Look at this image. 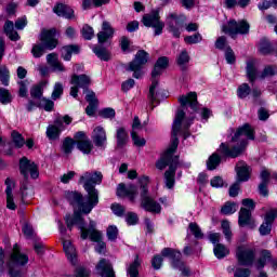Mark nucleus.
<instances>
[{
    "label": "nucleus",
    "mask_w": 277,
    "mask_h": 277,
    "mask_svg": "<svg viewBox=\"0 0 277 277\" xmlns=\"http://www.w3.org/2000/svg\"><path fill=\"white\" fill-rule=\"evenodd\" d=\"M18 85H19L18 94H19V96L25 98V96H27V92H28L27 88H29V81H27V80L19 81Z\"/></svg>",
    "instance_id": "nucleus-62"
},
{
    "label": "nucleus",
    "mask_w": 277,
    "mask_h": 277,
    "mask_svg": "<svg viewBox=\"0 0 277 277\" xmlns=\"http://www.w3.org/2000/svg\"><path fill=\"white\" fill-rule=\"evenodd\" d=\"M64 252L71 265H77V249L70 240H63Z\"/></svg>",
    "instance_id": "nucleus-25"
},
{
    "label": "nucleus",
    "mask_w": 277,
    "mask_h": 277,
    "mask_svg": "<svg viewBox=\"0 0 277 277\" xmlns=\"http://www.w3.org/2000/svg\"><path fill=\"white\" fill-rule=\"evenodd\" d=\"M192 122H194V117H185V111L183 110H179L176 113L172 126L173 142L171 146L161 155L160 159L156 162V168L158 170H164V168L169 166V170L164 173L166 186L168 189H172V187H174V172H176V168H181L179 156L174 155L176 148H179V138L176 135L187 131V129L192 127Z\"/></svg>",
    "instance_id": "nucleus-1"
},
{
    "label": "nucleus",
    "mask_w": 277,
    "mask_h": 277,
    "mask_svg": "<svg viewBox=\"0 0 277 277\" xmlns=\"http://www.w3.org/2000/svg\"><path fill=\"white\" fill-rule=\"evenodd\" d=\"M114 37V28H111V25L107 22H104L102 25V31L97 34V40L101 44L103 42H107L109 38Z\"/></svg>",
    "instance_id": "nucleus-27"
},
{
    "label": "nucleus",
    "mask_w": 277,
    "mask_h": 277,
    "mask_svg": "<svg viewBox=\"0 0 277 277\" xmlns=\"http://www.w3.org/2000/svg\"><path fill=\"white\" fill-rule=\"evenodd\" d=\"M259 51L262 55H269L274 51V48L269 43V40L262 39L259 43Z\"/></svg>",
    "instance_id": "nucleus-41"
},
{
    "label": "nucleus",
    "mask_w": 277,
    "mask_h": 277,
    "mask_svg": "<svg viewBox=\"0 0 277 277\" xmlns=\"http://www.w3.org/2000/svg\"><path fill=\"white\" fill-rule=\"evenodd\" d=\"M83 137H85V133L83 132H78L76 134V140H80L78 141V149H80V151L83 153V155H90L93 148L92 142Z\"/></svg>",
    "instance_id": "nucleus-24"
},
{
    "label": "nucleus",
    "mask_w": 277,
    "mask_h": 277,
    "mask_svg": "<svg viewBox=\"0 0 277 277\" xmlns=\"http://www.w3.org/2000/svg\"><path fill=\"white\" fill-rule=\"evenodd\" d=\"M27 263H29V258L27 256V254L21 252V250L18 249V245H15L13 247L11 258L6 263L10 276L16 277V275H14V269H16V267L27 265Z\"/></svg>",
    "instance_id": "nucleus-11"
},
{
    "label": "nucleus",
    "mask_w": 277,
    "mask_h": 277,
    "mask_svg": "<svg viewBox=\"0 0 277 277\" xmlns=\"http://www.w3.org/2000/svg\"><path fill=\"white\" fill-rule=\"evenodd\" d=\"M12 140L13 144L16 146V148H23L25 146V138L21 135V133L14 131L12 132Z\"/></svg>",
    "instance_id": "nucleus-53"
},
{
    "label": "nucleus",
    "mask_w": 277,
    "mask_h": 277,
    "mask_svg": "<svg viewBox=\"0 0 277 277\" xmlns=\"http://www.w3.org/2000/svg\"><path fill=\"white\" fill-rule=\"evenodd\" d=\"M4 183L6 186V208L10 209V211H16V202H14V195H12V192L14 187H16V184L14 183V180L10 177H8Z\"/></svg>",
    "instance_id": "nucleus-20"
},
{
    "label": "nucleus",
    "mask_w": 277,
    "mask_h": 277,
    "mask_svg": "<svg viewBox=\"0 0 277 277\" xmlns=\"http://www.w3.org/2000/svg\"><path fill=\"white\" fill-rule=\"evenodd\" d=\"M92 3L96 8H101V5H105V4L109 3V0H84L82 3L83 10H88V8H92Z\"/></svg>",
    "instance_id": "nucleus-48"
},
{
    "label": "nucleus",
    "mask_w": 277,
    "mask_h": 277,
    "mask_svg": "<svg viewBox=\"0 0 277 277\" xmlns=\"http://www.w3.org/2000/svg\"><path fill=\"white\" fill-rule=\"evenodd\" d=\"M80 185L84 187L87 197L83 198L81 193L67 192L66 198L74 207V215L70 217H77V215H88L92 213V209L98 205V190L96 185L103 183V173L101 172H85L80 176Z\"/></svg>",
    "instance_id": "nucleus-2"
},
{
    "label": "nucleus",
    "mask_w": 277,
    "mask_h": 277,
    "mask_svg": "<svg viewBox=\"0 0 277 277\" xmlns=\"http://www.w3.org/2000/svg\"><path fill=\"white\" fill-rule=\"evenodd\" d=\"M222 32L228 34L232 38H236V36H246V34H250V24L246 21H235L230 19L227 24L222 26Z\"/></svg>",
    "instance_id": "nucleus-8"
},
{
    "label": "nucleus",
    "mask_w": 277,
    "mask_h": 277,
    "mask_svg": "<svg viewBox=\"0 0 277 277\" xmlns=\"http://www.w3.org/2000/svg\"><path fill=\"white\" fill-rule=\"evenodd\" d=\"M246 137L247 140H254V130L248 123L238 128L229 143H222L217 148V153L222 157H230L232 159L239 157L248 145Z\"/></svg>",
    "instance_id": "nucleus-3"
},
{
    "label": "nucleus",
    "mask_w": 277,
    "mask_h": 277,
    "mask_svg": "<svg viewBox=\"0 0 277 277\" xmlns=\"http://www.w3.org/2000/svg\"><path fill=\"white\" fill-rule=\"evenodd\" d=\"M187 21V17L183 14L170 13L167 17V25H169V31L174 38H181V27L183 23Z\"/></svg>",
    "instance_id": "nucleus-14"
},
{
    "label": "nucleus",
    "mask_w": 277,
    "mask_h": 277,
    "mask_svg": "<svg viewBox=\"0 0 277 277\" xmlns=\"http://www.w3.org/2000/svg\"><path fill=\"white\" fill-rule=\"evenodd\" d=\"M43 85H44V83H41V84H38L30 89V96L32 98H38L36 101H40V98H42V87Z\"/></svg>",
    "instance_id": "nucleus-57"
},
{
    "label": "nucleus",
    "mask_w": 277,
    "mask_h": 277,
    "mask_svg": "<svg viewBox=\"0 0 277 277\" xmlns=\"http://www.w3.org/2000/svg\"><path fill=\"white\" fill-rule=\"evenodd\" d=\"M133 145L136 146V148H144L146 146V138L140 136L137 133H131Z\"/></svg>",
    "instance_id": "nucleus-50"
},
{
    "label": "nucleus",
    "mask_w": 277,
    "mask_h": 277,
    "mask_svg": "<svg viewBox=\"0 0 277 277\" xmlns=\"http://www.w3.org/2000/svg\"><path fill=\"white\" fill-rule=\"evenodd\" d=\"M75 148V141L72 138H65L63 143V150L66 155H70Z\"/></svg>",
    "instance_id": "nucleus-59"
},
{
    "label": "nucleus",
    "mask_w": 277,
    "mask_h": 277,
    "mask_svg": "<svg viewBox=\"0 0 277 277\" xmlns=\"http://www.w3.org/2000/svg\"><path fill=\"white\" fill-rule=\"evenodd\" d=\"M53 12L57 14V16H64L65 18H72L75 14V11L66 4H56Z\"/></svg>",
    "instance_id": "nucleus-31"
},
{
    "label": "nucleus",
    "mask_w": 277,
    "mask_h": 277,
    "mask_svg": "<svg viewBox=\"0 0 277 277\" xmlns=\"http://www.w3.org/2000/svg\"><path fill=\"white\" fill-rule=\"evenodd\" d=\"M220 161H222L220 155L217 153L212 154L207 161L208 170H215L220 166Z\"/></svg>",
    "instance_id": "nucleus-43"
},
{
    "label": "nucleus",
    "mask_w": 277,
    "mask_h": 277,
    "mask_svg": "<svg viewBox=\"0 0 277 277\" xmlns=\"http://www.w3.org/2000/svg\"><path fill=\"white\" fill-rule=\"evenodd\" d=\"M81 34L84 40H92L94 38V28L90 25H84L81 29Z\"/></svg>",
    "instance_id": "nucleus-55"
},
{
    "label": "nucleus",
    "mask_w": 277,
    "mask_h": 277,
    "mask_svg": "<svg viewBox=\"0 0 277 277\" xmlns=\"http://www.w3.org/2000/svg\"><path fill=\"white\" fill-rule=\"evenodd\" d=\"M176 62L177 66H180L182 70L187 68V64H189V53H187V50H182V52L177 55Z\"/></svg>",
    "instance_id": "nucleus-39"
},
{
    "label": "nucleus",
    "mask_w": 277,
    "mask_h": 277,
    "mask_svg": "<svg viewBox=\"0 0 277 277\" xmlns=\"http://www.w3.org/2000/svg\"><path fill=\"white\" fill-rule=\"evenodd\" d=\"M72 53H79V47L77 45H67L62 49V57L65 62H70Z\"/></svg>",
    "instance_id": "nucleus-38"
},
{
    "label": "nucleus",
    "mask_w": 277,
    "mask_h": 277,
    "mask_svg": "<svg viewBox=\"0 0 277 277\" xmlns=\"http://www.w3.org/2000/svg\"><path fill=\"white\" fill-rule=\"evenodd\" d=\"M0 103L2 105H10L12 103V93L8 89H0Z\"/></svg>",
    "instance_id": "nucleus-47"
},
{
    "label": "nucleus",
    "mask_w": 277,
    "mask_h": 277,
    "mask_svg": "<svg viewBox=\"0 0 277 277\" xmlns=\"http://www.w3.org/2000/svg\"><path fill=\"white\" fill-rule=\"evenodd\" d=\"M116 137L117 146H119V148H122V146H127V142H129V133L127 132V129L118 128L116 131Z\"/></svg>",
    "instance_id": "nucleus-33"
},
{
    "label": "nucleus",
    "mask_w": 277,
    "mask_h": 277,
    "mask_svg": "<svg viewBox=\"0 0 277 277\" xmlns=\"http://www.w3.org/2000/svg\"><path fill=\"white\" fill-rule=\"evenodd\" d=\"M250 92H252L250 85L248 83H242L237 89V96L239 98H247L250 95Z\"/></svg>",
    "instance_id": "nucleus-45"
},
{
    "label": "nucleus",
    "mask_w": 277,
    "mask_h": 277,
    "mask_svg": "<svg viewBox=\"0 0 277 277\" xmlns=\"http://www.w3.org/2000/svg\"><path fill=\"white\" fill-rule=\"evenodd\" d=\"M117 196H119V198H129L131 202H135V198H137V187L133 184L127 186L121 183L117 187Z\"/></svg>",
    "instance_id": "nucleus-16"
},
{
    "label": "nucleus",
    "mask_w": 277,
    "mask_h": 277,
    "mask_svg": "<svg viewBox=\"0 0 277 277\" xmlns=\"http://www.w3.org/2000/svg\"><path fill=\"white\" fill-rule=\"evenodd\" d=\"M42 44H35L32 47L31 53L34 57H42L44 49L53 51L57 47V31L55 29L43 30L41 34Z\"/></svg>",
    "instance_id": "nucleus-5"
},
{
    "label": "nucleus",
    "mask_w": 277,
    "mask_h": 277,
    "mask_svg": "<svg viewBox=\"0 0 277 277\" xmlns=\"http://www.w3.org/2000/svg\"><path fill=\"white\" fill-rule=\"evenodd\" d=\"M161 255L170 259L172 267H174V269H180V272H182V276L187 277L189 274H192L189 267H187L185 263L181 261V251L166 248L161 251Z\"/></svg>",
    "instance_id": "nucleus-10"
},
{
    "label": "nucleus",
    "mask_w": 277,
    "mask_h": 277,
    "mask_svg": "<svg viewBox=\"0 0 277 277\" xmlns=\"http://www.w3.org/2000/svg\"><path fill=\"white\" fill-rule=\"evenodd\" d=\"M179 103L182 105V107H187V105H189L190 109L196 111V109H198V95L196 92H189L186 95H181L179 97Z\"/></svg>",
    "instance_id": "nucleus-21"
},
{
    "label": "nucleus",
    "mask_w": 277,
    "mask_h": 277,
    "mask_svg": "<svg viewBox=\"0 0 277 277\" xmlns=\"http://www.w3.org/2000/svg\"><path fill=\"white\" fill-rule=\"evenodd\" d=\"M252 173V169L243 161H240L236 164V181L238 183H246V181H250V174Z\"/></svg>",
    "instance_id": "nucleus-17"
},
{
    "label": "nucleus",
    "mask_w": 277,
    "mask_h": 277,
    "mask_svg": "<svg viewBox=\"0 0 277 277\" xmlns=\"http://www.w3.org/2000/svg\"><path fill=\"white\" fill-rule=\"evenodd\" d=\"M271 260H272V252H269V250H262L260 251V258L255 262V267L258 269H263L267 261H271Z\"/></svg>",
    "instance_id": "nucleus-34"
},
{
    "label": "nucleus",
    "mask_w": 277,
    "mask_h": 277,
    "mask_svg": "<svg viewBox=\"0 0 277 277\" xmlns=\"http://www.w3.org/2000/svg\"><path fill=\"white\" fill-rule=\"evenodd\" d=\"M221 226H222L223 235H225V239L227 241H230V239H233V232L230 230V222L223 221Z\"/></svg>",
    "instance_id": "nucleus-54"
},
{
    "label": "nucleus",
    "mask_w": 277,
    "mask_h": 277,
    "mask_svg": "<svg viewBox=\"0 0 277 277\" xmlns=\"http://www.w3.org/2000/svg\"><path fill=\"white\" fill-rule=\"evenodd\" d=\"M65 221L69 230H72V226H78L81 239H88L89 237L91 241H95L97 243L95 251L98 254H103L105 252L106 245L104 241H101V239H103V234L96 229V222L90 221L89 228H87L83 215L77 214L76 216L66 215Z\"/></svg>",
    "instance_id": "nucleus-4"
},
{
    "label": "nucleus",
    "mask_w": 277,
    "mask_h": 277,
    "mask_svg": "<svg viewBox=\"0 0 277 277\" xmlns=\"http://www.w3.org/2000/svg\"><path fill=\"white\" fill-rule=\"evenodd\" d=\"M213 252L216 259H224L225 256H228V254H230L228 248H226V246L222 243H216L213 248Z\"/></svg>",
    "instance_id": "nucleus-40"
},
{
    "label": "nucleus",
    "mask_w": 277,
    "mask_h": 277,
    "mask_svg": "<svg viewBox=\"0 0 277 277\" xmlns=\"http://www.w3.org/2000/svg\"><path fill=\"white\" fill-rule=\"evenodd\" d=\"M143 129H144V126L140 121V117H134L131 133L140 134V131H142Z\"/></svg>",
    "instance_id": "nucleus-63"
},
{
    "label": "nucleus",
    "mask_w": 277,
    "mask_h": 277,
    "mask_svg": "<svg viewBox=\"0 0 277 277\" xmlns=\"http://www.w3.org/2000/svg\"><path fill=\"white\" fill-rule=\"evenodd\" d=\"M138 217L137 214L135 212H128L126 214V222L129 226H135V224H137L138 222Z\"/></svg>",
    "instance_id": "nucleus-60"
},
{
    "label": "nucleus",
    "mask_w": 277,
    "mask_h": 277,
    "mask_svg": "<svg viewBox=\"0 0 277 277\" xmlns=\"http://www.w3.org/2000/svg\"><path fill=\"white\" fill-rule=\"evenodd\" d=\"M237 212V203L235 202H226L222 209H221V213H223V215H233V213Z\"/></svg>",
    "instance_id": "nucleus-46"
},
{
    "label": "nucleus",
    "mask_w": 277,
    "mask_h": 277,
    "mask_svg": "<svg viewBox=\"0 0 277 277\" xmlns=\"http://www.w3.org/2000/svg\"><path fill=\"white\" fill-rule=\"evenodd\" d=\"M138 185L141 189V198L144 196H148V185H150V177H148V175L140 176Z\"/></svg>",
    "instance_id": "nucleus-37"
},
{
    "label": "nucleus",
    "mask_w": 277,
    "mask_h": 277,
    "mask_svg": "<svg viewBox=\"0 0 277 277\" xmlns=\"http://www.w3.org/2000/svg\"><path fill=\"white\" fill-rule=\"evenodd\" d=\"M140 265H142V260H140L138 255H135L133 263H131L127 268V272L130 275V277L140 276Z\"/></svg>",
    "instance_id": "nucleus-35"
},
{
    "label": "nucleus",
    "mask_w": 277,
    "mask_h": 277,
    "mask_svg": "<svg viewBox=\"0 0 277 277\" xmlns=\"http://www.w3.org/2000/svg\"><path fill=\"white\" fill-rule=\"evenodd\" d=\"M184 42L186 44H198V42H202V35H200V32H196L195 35L186 36L184 38Z\"/></svg>",
    "instance_id": "nucleus-52"
},
{
    "label": "nucleus",
    "mask_w": 277,
    "mask_h": 277,
    "mask_svg": "<svg viewBox=\"0 0 277 277\" xmlns=\"http://www.w3.org/2000/svg\"><path fill=\"white\" fill-rule=\"evenodd\" d=\"M142 23L145 27H153V29H155V36H161V34H163L166 24L159 19V11L145 14L142 18Z\"/></svg>",
    "instance_id": "nucleus-12"
},
{
    "label": "nucleus",
    "mask_w": 277,
    "mask_h": 277,
    "mask_svg": "<svg viewBox=\"0 0 277 277\" xmlns=\"http://www.w3.org/2000/svg\"><path fill=\"white\" fill-rule=\"evenodd\" d=\"M161 89L159 88V82L154 80L149 88L148 98L151 103H157L159 101V94Z\"/></svg>",
    "instance_id": "nucleus-36"
},
{
    "label": "nucleus",
    "mask_w": 277,
    "mask_h": 277,
    "mask_svg": "<svg viewBox=\"0 0 277 277\" xmlns=\"http://www.w3.org/2000/svg\"><path fill=\"white\" fill-rule=\"evenodd\" d=\"M92 83V79L88 75H76L74 74L70 78V96L77 98L79 94V89L85 90L88 85Z\"/></svg>",
    "instance_id": "nucleus-13"
},
{
    "label": "nucleus",
    "mask_w": 277,
    "mask_h": 277,
    "mask_svg": "<svg viewBox=\"0 0 277 277\" xmlns=\"http://www.w3.org/2000/svg\"><path fill=\"white\" fill-rule=\"evenodd\" d=\"M47 62L49 66L52 67V70L54 72H66V67H64V64L60 62L57 58V55L52 53L47 56Z\"/></svg>",
    "instance_id": "nucleus-30"
},
{
    "label": "nucleus",
    "mask_w": 277,
    "mask_h": 277,
    "mask_svg": "<svg viewBox=\"0 0 277 277\" xmlns=\"http://www.w3.org/2000/svg\"><path fill=\"white\" fill-rule=\"evenodd\" d=\"M274 75H277V67L274 65H268L259 75V79H267V77H274Z\"/></svg>",
    "instance_id": "nucleus-44"
},
{
    "label": "nucleus",
    "mask_w": 277,
    "mask_h": 277,
    "mask_svg": "<svg viewBox=\"0 0 277 277\" xmlns=\"http://www.w3.org/2000/svg\"><path fill=\"white\" fill-rule=\"evenodd\" d=\"M236 259L239 265L250 266L256 259V248L252 245H240L236 249Z\"/></svg>",
    "instance_id": "nucleus-9"
},
{
    "label": "nucleus",
    "mask_w": 277,
    "mask_h": 277,
    "mask_svg": "<svg viewBox=\"0 0 277 277\" xmlns=\"http://www.w3.org/2000/svg\"><path fill=\"white\" fill-rule=\"evenodd\" d=\"M225 60L227 62V64H235L236 62V56H235V52L233 51V49L230 47H227L225 50Z\"/></svg>",
    "instance_id": "nucleus-61"
},
{
    "label": "nucleus",
    "mask_w": 277,
    "mask_h": 277,
    "mask_svg": "<svg viewBox=\"0 0 277 277\" xmlns=\"http://www.w3.org/2000/svg\"><path fill=\"white\" fill-rule=\"evenodd\" d=\"M238 224H239V226L254 227V219L252 217L250 210H248L246 208L240 209L239 216H238Z\"/></svg>",
    "instance_id": "nucleus-26"
},
{
    "label": "nucleus",
    "mask_w": 277,
    "mask_h": 277,
    "mask_svg": "<svg viewBox=\"0 0 277 277\" xmlns=\"http://www.w3.org/2000/svg\"><path fill=\"white\" fill-rule=\"evenodd\" d=\"M148 52L140 50L132 62L129 63L127 70L133 72L134 79H142L144 77V66L148 64Z\"/></svg>",
    "instance_id": "nucleus-6"
},
{
    "label": "nucleus",
    "mask_w": 277,
    "mask_h": 277,
    "mask_svg": "<svg viewBox=\"0 0 277 277\" xmlns=\"http://www.w3.org/2000/svg\"><path fill=\"white\" fill-rule=\"evenodd\" d=\"M170 60H168L167 56L159 57L154 66L151 77H159V75H161L166 70V68H168Z\"/></svg>",
    "instance_id": "nucleus-29"
},
{
    "label": "nucleus",
    "mask_w": 277,
    "mask_h": 277,
    "mask_svg": "<svg viewBox=\"0 0 277 277\" xmlns=\"http://www.w3.org/2000/svg\"><path fill=\"white\" fill-rule=\"evenodd\" d=\"M64 94V84H62L61 82H56L54 84V89L52 92V101H57V98H61V96Z\"/></svg>",
    "instance_id": "nucleus-49"
},
{
    "label": "nucleus",
    "mask_w": 277,
    "mask_h": 277,
    "mask_svg": "<svg viewBox=\"0 0 277 277\" xmlns=\"http://www.w3.org/2000/svg\"><path fill=\"white\" fill-rule=\"evenodd\" d=\"M246 75L250 83H254L259 79V69L256 68V61H248L246 67Z\"/></svg>",
    "instance_id": "nucleus-28"
},
{
    "label": "nucleus",
    "mask_w": 277,
    "mask_h": 277,
    "mask_svg": "<svg viewBox=\"0 0 277 277\" xmlns=\"http://www.w3.org/2000/svg\"><path fill=\"white\" fill-rule=\"evenodd\" d=\"M102 118H116V110L114 108H104L100 111Z\"/></svg>",
    "instance_id": "nucleus-64"
},
{
    "label": "nucleus",
    "mask_w": 277,
    "mask_h": 277,
    "mask_svg": "<svg viewBox=\"0 0 277 277\" xmlns=\"http://www.w3.org/2000/svg\"><path fill=\"white\" fill-rule=\"evenodd\" d=\"M91 137L95 146L103 147L107 144V132L102 126H97L93 129Z\"/></svg>",
    "instance_id": "nucleus-19"
},
{
    "label": "nucleus",
    "mask_w": 277,
    "mask_h": 277,
    "mask_svg": "<svg viewBox=\"0 0 277 277\" xmlns=\"http://www.w3.org/2000/svg\"><path fill=\"white\" fill-rule=\"evenodd\" d=\"M0 80L2 85H10V70L5 66L0 67Z\"/></svg>",
    "instance_id": "nucleus-51"
},
{
    "label": "nucleus",
    "mask_w": 277,
    "mask_h": 277,
    "mask_svg": "<svg viewBox=\"0 0 277 277\" xmlns=\"http://www.w3.org/2000/svg\"><path fill=\"white\" fill-rule=\"evenodd\" d=\"M93 53H95V55H97L100 60H103L104 62H109V60H111V54L105 48L95 47L93 48Z\"/></svg>",
    "instance_id": "nucleus-42"
},
{
    "label": "nucleus",
    "mask_w": 277,
    "mask_h": 277,
    "mask_svg": "<svg viewBox=\"0 0 277 277\" xmlns=\"http://www.w3.org/2000/svg\"><path fill=\"white\" fill-rule=\"evenodd\" d=\"M97 274L102 277H116L114 273V267H111V263L109 261L102 259L96 265Z\"/></svg>",
    "instance_id": "nucleus-23"
},
{
    "label": "nucleus",
    "mask_w": 277,
    "mask_h": 277,
    "mask_svg": "<svg viewBox=\"0 0 277 277\" xmlns=\"http://www.w3.org/2000/svg\"><path fill=\"white\" fill-rule=\"evenodd\" d=\"M188 228H189L192 235H194V237L196 239H202V237H203L202 229H200V226H198V224L190 223Z\"/></svg>",
    "instance_id": "nucleus-56"
},
{
    "label": "nucleus",
    "mask_w": 277,
    "mask_h": 277,
    "mask_svg": "<svg viewBox=\"0 0 277 277\" xmlns=\"http://www.w3.org/2000/svg\"><path fill=\"white\" fill-rule=\"evenodd\" d=\"M4 32L6 34L8 38H10L13 42H17V40H21V36L16 30H14V22L12 21L5 22Z\"/></svg>",
    "instance_id": "nucleus-32"
},
{
    "label": "nucleus",
    "mask_w": 277,
    "mask_h": 277,
    "mask_svg": "<svg viewBox=\"0 0 277 277\" xmlns=\"http://www.w3.org/2000/svg\"><path fill=\"white\" fill-rule=\"evenodd\" d=\"M35 107H42L45 111H53L55 103L47 97H41L40 101H30L27 105L28 111H31Z\"/></svg>",
    "instance_id": "nucleus-22"
},
{
    "label": "nucleus",
    "mask_w": 277,
    "mask_h": 277,
    "mask_svg": "<svg viewBox=\"0 0 277 277\" xmlns=\"http://www.w3.org/2000/svg\"><path fill=\"white\" fill-rule=\"evenodd\" d=\"M19 171L21 174L24 175V179H28L29 175L32 179H38L40 173H38V166H36V162L27 159V157H23L19 160Z\"/></svg>",
    "instance_id": "nucleus-15"
},
{
    "label": "nucleus",
    "mask_w": 277,
    "mask_h": 277,
    "mask_svg": "<svg viewBox=\"0 0 277 277\" xmlns=\"http://www.w3.org/2000/svg\"><path fill=\"white\" fill-rule=\"evenodd\" d=\"M72 122V118L70 116L65 115L63 117H57L54 120V124H50L47 128L45 135L49 140H58L60 135H62V131L66 130V127Z\"/></svg>",
    "instance_id": "nucleus-7"
},
{
    "label": "nucleus",
    "mask_w": 277,
    "mask_h": 277,
    "mask_svg": "<svg viewBox=\"0 0 277 277\" xmlns=\"http://www.w3.org/2000/svg\"><path fill=\"white\" fill-rule=\"evenodd\" d=\"M141 207L149 213H161V205L148 195L141 197Z\"/></svg>",
    "instance_id": "nucleus-18"
},
{
    "label": "nucleus",
    "mask_w": 277,
    "mask_h": 277,
    "mask_svg": "<svg viewBox=\"0 0 277 277\" xmlns=\"http://www.w3.org/2000/svg\"><path fill=\"white\" fill-rule=\"evenodd\" d=\"M106 235L109 241H116V239H118V227L115 225H109Z\"/></svg>",
    "instance_id": "nucleus-58"
}]
</instances>
